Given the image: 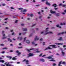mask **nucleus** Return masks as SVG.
<instances>
[{"label":"nucleus","instance_id":"1","mask_svg":"<svg viewBox=\"0 0 66 66\" xmlns=\"http://www.w3.org/2000/svg\"><path fill=\"white\" fill-rule=\"evenodd\" d=\"M53 56V55H52L51 56H49L47 57L46 58H47L48 59H52V60H50V61H52V62H55V60H54V58H52V57Z\"/></svg>","mask_w":66,"mask_h":66},{"label":"nucleus","instance_id":"2","mask_svg":"<svg viewBox=\"0 0 66 66\" xmlns=\"http://www.w3.org/2000/svg\"><path fill=\"white\" fill-rule=\"evenodd\" d=\"M64 33H66V31L65 32H62L61 33H59L58 34V35H61V34H64Z\"/></svg>","mask_w":66,"mask_h":66},{"label":"nucleus","instance_id":"3","mask_svg":"<svg viewBox=\"0 0 66 66\" xmlns=\"http://www.w3.org/2000/svg\"><path fill=\"white\" fill-rule=\"evenodd\" d=\"M16 53H18V55H19L20 54H21V53L20 52H19V51L17 50L16 52Z\"/></svg>","mask_w":66,"mask_h":66},{"label":"nucleus","instance_id":"4","mask_svg":"<svg viewBox=\"0 0 66 66\" xmlns=\"http://www.w3.org/2000/svg\"><path fill=\"white\" fill-rule=\"evenodd\" d=\"M53 34V33H52V32L50 31L49 32H47V33L46 34H45L44 35H47V34Z\"/></svg>","mask_w":66,"mask_h":66},{"label":"nucleus","instance_id":"5","mask_svg":"<svg viewBox=\"0 0 66 66\" xmlns=\"http://www.w3.org/2000/svg\"><path fill=\"white\" fill-rule=\"evenodd\" d=\"M46 5H48L49 6H50V5H51V4H50V3H49L48 2V1H47L46 2Z\"/></svg>","mask_w":66,"mask_h":66},{"label":"nucleus","instance_id":"6","mask_svg":"<svg viewBox=\"0 0 66 66\" xmlns=\"http://www.w3.org/2000/svg\"><path fill=\"white\" fill-rule=\"evenodd\" d=\"M50 12L51 14H55V11H53L52 10H50Z\"/></svg>","mask_w":66,"mask_h":66},{"label":"nucleus","instance_id":"7","mask_svg":"<svg viewBox=\"0 0 66 66\" xmlns=\"http://www.w3.org/2000/svg\"><path fill=\"white\" fill-rule=\"evenodd\" d=\"M29 56H33V54H32L31 53H29V54L28 55Z\"/></svg>","mask_w":66,"mask_h":66},{"label":"nucleus","instance_id":"8","mask_svg":"<svg viewBox=\"0 0 66 66\" xmlns=\"http://www.w3.org/2000/svg\"><path fill=\"white\" fill-rule=\"evenodd\" d=\"M34 49H35V48H31V49H30V50L27 49V51H28L29 52H30V50H34Z\"/></svg>","mask_w":66,"mask_h":66},{"label":"nucleus","instance_id":"9","mask_svg":"<svg viewBox=\"0 0 66 66\" xmlns=\"http://www.w3.org/2000/svg\"><path fill=\"white\" fill-rule=\"evenodd\" d=\"M52 6H54V7H56V6H57V5L56 4H53L52 5Z\"/></svg>","mask_w":66,"mask_h":66},{"label":"nucleus","instance_id":"10","mask_svg":"<svg viewBox=\"0 0 66 66\" xmlns=\"http://www.w3.org/2000/svg\"><path fill=\"white\" fill-rule=\"evenodd\" d=\"M39 40V38H37V36H36V37L35 39V40Z\"/></svg>","mask_w":66,"mask_h":66},{"label":"nucleus","instance_id":"11","mask_svg":"<svg viewBox=\"0 0 66 66\" xmlns=\"http://www.w3.org/2000/svg\"><path fill=\"white\" fill-rule=\"evenodd\" d=\"M50 46H52L53 48H56V47H55V45H50Z\"/></svg>","mask_w":66,"mask_h":66},{"label":"nucleus","instance_id":"12","mask_svg":"<svg viewBox=\"0 0 66 66\" xmlns=\"http://www.w3.org/2000/svg\"><path fill=\"white\" fill-rule=\"evenodd\" d=\"M56 27H57V28H60V29L62 28L60 26H59V24L57 25L56 26Z\"/></svg>","mask_w":66,"mask_h":66},{"label":"nucleus","instance_id":"13","mask_svg":"<svg viewBox=\"0 0 66 66\" xmlns=\"http://www.w3.org/2000/svg\"><path fill=\"white\" fill-rule=\"evenodd\" d=\"M22 30L24 31H27V28H22Z\"/></svg>","mask_w":66,"mask_h":66},{"label":"nucleus","instance_id":"14","mask_svg":"<svg viewBox=\"0 0 66 66\" xmlns=\"http://www.w3.org/2000/svg\"><path fill=\"white\" fill-rule=\"evenodd\" d=\"M51 49V48L50 47H48L47 48H46V49H45V51H46V50H48V49Z\"/></svg>","mask_w":66,"mask_h":66},{"label":"nucleus","instance_id":"15","mask_svg":"<svg viewBox=\"0 0 66 66\" xmlns=\"http://www.w3.org/2000/svg\"><path fill=\"white\" fill-rule=\"evenodd\" d=\"M55 44L56 45H63V43H55Z\"/></svg>","mask_w":66,"mask_h":66},{"label":"nucleus","instance_id":"16","mask_svg":"<svg viewBox=\"0 0 66 66\" xmlns=\"http://www.w3.org/2000/svg\"><path fill=\"white\" fill-rule=\"evenodd\" d=\"M26 42V43H27V44H29L30 43V41L28 40H27Z\"/></svg>","mask_w":66,"mask_h":66},{"label":"nucleus","instance_id":"17","mask_svg":"<svg viewBox=\"0 0 66 66\" xmlns=\"http://www.w3.org/2000/svg\"><path fill=\"white\" fill-rule=\"evenodd\" d=\"M62 61H61L59 62V64H58V66H61V65L62 64Z\"/></svg>","mask_w":66,"mask_h":66},{"label":"nucleus","instance_id":"18","mask_svg":"<svg viewBox=\"0 0 66 66\" xmlns=\"http://www.w3.org/2000/svg\"><path fill=\"white\" fill-rule=\"evenodd\" d=\"M62 55L63 56H64L65 55V53L64 52H62Z\"/></svg>","mask_w":66,"mask_h":66},{"label":"nucleus","instance_id":"19","mask_svg":"<svg viewBox=\"0 0 66 66\" xmlns=\"http://www.w3.org/2000/svg\"><path fill=\"white\" fill-rule=\"evenodd\" d=\"M40 61L42 62H44L45 61V60L43 59H40Z\"/></svg>","mask_w":66,"mask_h":66},{"label":"nucleus","instance_id":"20","mask_svg":"<svg viewBox=\"0 0 66 66\" xmlns=\"http://www.w3.org/2000/svg\"><path fill=\"white\" fill-rule=\"evenodd\" d=\"M7 39L8 40V41H10V42H12V40L10 39V38H8Z\"/></svg>","mask_w":66,"mask_h":66},{"label":"nucleus","instance_id":"21","mask_svg":"<svg viewBox=\"0 0 66 66\" xmlns=\"http://www.w3.org/2000/svg\"><path fill=\"white\" fill-rule=\"evenodd\" d=\"M6 66H13V65L12 64H6Z\"/></svg>","mask_w":66,"mask_h":66},{"label":"nucleus","instance_id":"22","mask_svg":"<svg viewBox=\"0 0 66 66\" xmlns=\"http://www.w3.org/2000/svg\"><path fill=\"white\" fill-rule=\"evenodd\" d=\"M36 50L37 51H36V52L37 53H39V52H40V51H38V50L37 49H36Z\"/></svg>","mask_w":66,"mask_h":66},{"label":"nucleus","instance_id":"23","mask_svg":"<svg viewBox=\"0 0 66 66\" xmlns=\"http://www.w3.org/2000/svg\"><path fill=\"white\" fill-rule=\"evenodd\" d=\"M12 60H17V59L15 58V57H14L13 58Z\"/></svg>","mask_w":66,"mask_h":66},{"label":"nucleus","instance_id":"24","mask_svg":"<svg viewBox=\"0 0 66 66\" xmlns=\"http://www.w3.org/2000/svg\"><path fill=\"white\" fill-rule=\"evenodd\" d=\"M6 38H7V37H3V38H2V39H5Z\"/></svg>","mask_w":66,"mask_h":66},{"label":"nucleus","instance_id":"25","mask_svg":"<svg viewBox=\"0 0 66 66\" xmlns=\"http://www.w3.org/2000/svg\"><path fill=\"white\" fill-rule=\"evenodd\" d=\"M55 14L56 15V16H57V17H58L59 16H60V14H58L57 13H56Z\"/></svg>","mask_w":66,"mask_h":66},{"label":"nucleus","instance_id":"26","mask_svg":"<svg viewBox=\"0 0 66 66\" xmlns=\"http://www.w3.org/2000/svg\"><path fill=\"white\" fill-rule=\"evenodd\" d=\"M26 38H27V37H25L24 38V40L23 41V42H24L26 40Z\"/></svg>","mask_w":66,"mask_h":66},{"label":"nucleus","instance_id":"27","mask_svg":"<svg viewBox=\"0 0 66 66\" xmlns=\"http://www.w3.org/2000/svg\"><path fill=\"white\" fill-rule=\"evenodd\" d=\"M62 64H64V65H66V62H63L62 63Z\"/></svg>","mask_w":66,"mask_h":66},{"label":"nucleus","instance_id":"28","mask_svg":"<svg viewBox=\"0 0 66 66\" xmlns=\"http://www.w3.org/2000/svg\"><path fill=\"white\" fill-rule=\"evenodd\" d=\"M49 29L48 28H46V30L45 31V32H48V30H47V29Z\"/></svg>","mask_w":66,"mask_h":66},{"label":"nucleus","instance_id":"29","mask_svg":"<svg viewBox=\"0 0 66 66\" xmlns=\"http://www.w3.org/2000/svg\"><path fill=\"white\" fill-rule=\"evenodd\" d=\"M62 37H61L60 38V39H58L59 40H62Z\"/></svg>","mask_w":66,"mask_h":66},{"label":"nucleus","instance_id":"30","mask_svg":"<svg viewBox=\"0 0 66 66\" xmlns=\"http://www.w3.org/2000/svg\"><path fill=\"white\" fill-rule=\"evenodd\" d=\"M30 17H33V14H30Z\"/></svg>","mask_w":66,"mask_h":66},{"label":"nucleus","instance_id":"31","mask_svg":"<svg viewBox=\"0 0 66 66\" xmlns=\"http://www.w3.org/2000/svg\"><path fill=\"white\" fill-rule=\"evenodd\" d=\"M23 12H27V10L26 9H24V10H23Z\"/></svg>","mask_w":66,"mask_h":66},{"label":"nucleus","instance_id":"32","mask_svg":"<svg viewBox=\"0 0 66 66\" xmlns=\"http://www.w3.org/2000/svg\"><path fill=\"white\" fill-rule=\"evenodd\" d=\"M27 33L26 32H23L22 33V34H23V35H25V34H26Z\"/></svg>","mask_w":66,"mask_h":66},{"label":"nucleus","instance_id":"33","mask_svg":"<svg viewBox=\"0 0 66 66\" xmlns=\"http://www.w3.org/2000/svg\"><path fill=\"white\" fill-rule=\"evenodd\" d=\"M7 49V48L6 47H5L4 48H2V49L3 50H4V49Z\"/></svg>","mask_w":66,"mask_h":66},{"label":"nucleus","instance_id":"34","mask_svg":"<svg viewBox=\"0 0 66 66\" xmlns=\"http://www.w3.org/2000/svg\"><path fill=\"white\" fill-rule=\"evenodd\" d=\"M33 35V34L31 33V34H30V35L29 36V37H31V36H32Z\"/></svg>","mask_w":66,"mask_h":66},{"label":"nucleus","instance_id":"35","mask_svg":"<svg viewBox=\"0 0 66 66\" xmlns=\"http://www.w3.org/2000/svg\"><path fill=\"white\" fill-rule=\"evenodd\" d=\"M22 9H23L21 8H20L18 9L19 10H22Z\"/></svg>","mask_w":66,"mask_h":66},{"label":"nucleus","instance_id":"36","mask_svg":"<svg viewBox=\"0 0 66 66\" xmlns=\"http://www.w3.org/2000/svg\"><path fill=\"white\" fill-rule=\"evenodd\" d=\"M6 4H2V5L3 6H5L6 5Z\"/></svg>","mask_w":66,"mask_h":66},{"label":"nucleus","instance_id":"37","mask_svg":"<svg viewBox=\"0 0 66 66\" xmlns=\"http://www.w3.org/2000/svg\"><path fill=\"white\" fill-rule=\"evenodd\" d=\"M58 9V8H54V9L55 10H57Z\"/></svg>","mask_w":66,"mask_h":66},{"label":"nucleus","instance_id":"38","mask_svg":"<svg viewBox=\"0 0 66 66\" xmlns=\"http://www.w3.org/2000/svg\"><path fill=\"white\" fill-rule=\"evenodd\" d=\"M56 65V64L55 63H53V66H55Z\"/></svg>","mask_w":66,"mask_h":66},{"label":"nucleus","instance_id":"39","mask_svg":"<svg viewBox=\"0 0 66 66\" xmlns=\"http://www.w3.org/2000/svg\"><path fill=\"white\" fill-rule=\"evenodd\" d=\"M22 48V47H18V49H20L21 48Z\"/></svg>","mask_w":66,"mask_h":66},{"label":"nucleus","instance_id":"40","mask_svg":"<svg viewBox=\"0 0 66 66\" xmlns=\"http://www.w3.org/2000/svg\"><path fill=\"white\" fill-rule=\"evenodd\" d=\"M18 22V20H16L15 21V23H17Z\"/></svg>","mask_w":66,"mask_h":66},{"label":"nucleus","instance_id":"41","mask_svg":"<svg viewBox=\"0 0 66 66\" xmlns=\"http://www.w3.org/2000/svg\"><path fill=\"white\" fill-rule=\"evenodd\" d=\"M43 54L42 53H41L40 55H39V56H42Z\"/></svg>","mask_w":66,"mask_h":66},{"label":"nucleus","instance_id":"42","mask_svg":"<svg viewBox=\"0 0 66 66\" xmlns=\"http://www.w3.org/2000/svg\"><path fill=\"white\" fill-rule=\"evenodd\" d=\"M11 9H12L13 10H14V9H14V8L13 7H11Z\"/></svg>","mask_w":66,"mask_h":66},{"label":"nucleus","instance_id":"43","mask_svg":"<svg viewBox=\"0 0 66 66\" xmlns=\"http://www.w3.org/2000/svg\"><path fill=\"white\" fill-rule=\"evenodd\" d=\"M3 37H4V36H5V34H4L3 35Z\"/></svg>","mask_w":66,"mask_h":66},{"label":"nucleus","instance_id":"44","mask_svg":"<svg viewBox=\"0 0 66 66\" xmlns=\"http://www.w3.org/2000/svg\"><path fill=\"white\" fill-rule=\"evenodd\" d=\"M59 6H61L62 5V4H60L59 5Z\"/></svg>","mask_w":66,"mask_h":66},{"label":"nucleus","instance_id":"45","mask_svg":"<svg viewBox=\"0 0 66 66\" xmlns=\"http://www.w3.org/2000/svg\"><path fill=\"white\" fill-rule=\"evenodd\" d=\"M46 56V55H43V56H42V57H44V56Z\"/></svg>","mask_w":66,"mask_h":66},{"label":"nucleus","instance_id":"46","mask_svg":"<svg viewBox=\"0 0 66 66\" xmlns=\"http://www.w3.org/2000/svg\"><path fill=\"white\" fill-rule=\"evenodd\" d=\"M65 6H66V5H62V6L63 7H65Z\"/></svg>","mask_w":66,"mask_h":66},{"label":"nucleus","instance_id":"47","mask_svg":"<svg viewBox=\"0 0 66 66\" xmlns=\"http://www.w3.org/2000/svg\"><path fill=\"white\" fill-rule=\"evenodd\" d=\"M22 37H20V40H22Z\"/></svg>","mask_w":66,"mask_h":66},{"label":"nucleus","instance_id":"48","mask_svg":"<svg viewBox=\"0 0 66 66\" xmlns=\"http://www.w3.org/2000/svg\"><path fill=\"white\" fill-rule=\"evenodd\" d=\"M42 17V16H40L39 17V19H40Z\"/></svg>","mask_w":66,"mask_h":66},{"label":"nucleus","instance_id":"49","mask_svg":"<svg viewBox=\"0 0 66 66\" xmlns=\"http://www.w3.org/2000/svg\"><path fill=\"white\" fill-rule=\"evenodd\" d=\"M60 49L61 50V51H63V49L62 48H60Z\"/></svg>","mask_w":66,"mask_h":66},{"label":"nucleus","instance_id":"50","mask_svg":"<svg viewBox=\"0 0 66 66\" xmlns=\"http://www.w3.org/2000/svg\"><path fill=\"white\" fill-rule=\"evenodd\" d=\"M32 45H34V44H35V43H34V42H32Z\"/></svg>","mask_w":66,"mask_h":66},{"label":"nucleus","instance_id":"51","mask_svg":"<svg viewBox=\"0 0 66 66\" xmlns=\"http://www.w3.org/2000/svg\"><path fill=\"white\" fill-rule=\"evenodd\" d=\"M2 63H4V61L3 60H2Z\"/></svg>","mask_w":66,"mask_h":66},{"label":"nucleus","instance_id":"52","mask_svg":"<svg viewBox=\"0 0 66 66\" xmlns=\"http://www.w3.org/2000/svg\"><path fill=\"white\" fill-rule=\"evenodd\" d=\"M66 47V45H64L63 46V48H65V47Z\"/></svg>","mask_w":66,"mask_h":66},{"label":"nucleus","instance_id":"53","mask_svg":"<svg viewBox=\"0 0 66 66\" xmlns=\"http://www.w3.org/2000/svg\"><path fill=\"white\" fill-rule=\"evenodd\" d=\"M45 1V0H42V1L43 2H44V1Z\"/></svg>","mask_w":66,"mask_h":66},{"label":"nucleus","instance_id":"54","mask_svg":"<svg viewBox=\"0 0 66 66\" xmlns=\"http://www.w3.org/2000/svg\"><path fill=\"white\" fill-rule=\"evenodd\" d=\"M62 14H63V15H65V13H64V12L62 13Z\"/></svg>","mask_w":66,"mask_h":66},{"label":"nucleus","instance_id":"55","mask_svg":"<svg viewBox=\"0 0 66 66\" xmlns=\"http://www.w3.org/2000/svg\"><path fill=\"white\" fill-rule=\"evenodd\" d=\"M10 31L11 32H13V30H10Z\"/></svg>","mask_w":66,"mask_h":66},{"label":"nucleus","instance_id":"56","mask_svg":"<svg viewBox=\"0 0 66 66\" xmlns=\"http://www.w3.org/2000/svg\"><path fill=\"white\" fill-rule=\"evenodd\" d=\"M38 45L37 44H35L34 45V46H37Z\"/></svg>","mask_w":66,"mask_h":66},{"label":"nucleus","instance_id":"57","mask_svg":"<svg viewBox=\"0 0 66 66\" xmlns=\"http://www.w3.org/2000/svg\"><path fill=\"white\" fill-rule=\"evenodd\" d=\"M41 11L42 13H43V12H44V10H41Z\"/></svg>","mask_w":66,"mask_h":66},{"label":"nucleus","instance_id":"58","mask_svg":"<svg viewBox=\"0 0 66 66\" xmlns=\"http://www.w3.org/2000/svg\"><path fill=\"white\" fill-rule=\"evenodd\" d=\"M21 26H24V24H21Z\"/></svg>","mask_w":66,"mask_h":66},{"label":"nucleus","instance_id":"59","mask_svg":"<svg viewBox=\"0 0 66 66\" xmlns=\"http://www.w3.org/2000/svg\"><path fill=\"white\" fill-rule=\"evenodd\" d=\"M10 56H6V57H7V58H10Z\"/></svg>","mask_w":66,"mask_h":66},{"label":"nucleus","instance_id":"60","mask_svg":"<svg viewBox=\"0 0 66 66\" xmlns=\"http://www.w3.org/2000/svg\"><path fill=\"white\" fill-rule=\"evenodd\" d=\"M12 35H14V32H13L12 34Z\"/></svg>","mask_w":66,"mask_h":66},{"label":"nucleus","instance_id":"61","mask_svg":"<svg viewBox=\"0 0 66 66\" xmlns=\"http://www.w3.org/2000/svg\"><path fill=\"white\" fill-rule=\"evenodd\" d=\"M9 58H10V60L11 59H12V57H11V56H10Z\"/></svg>","mask_w":66,"mask_h":66},{"label":"nucleus","instance_id":"62","mask_svg":"<svg viewBox=\"0 0 66 66\" xmlns=\"http://www.w3.org/2000/svg\"><path fill=\"white\" fill-rule=\"evenodd\" d=\"M0 46H4V44H2L0 45Z\"/></svg>","mask_w":66,"mask_h":66},{"label":"nucleus","instance_id":"63","mask_svg":"<svg viewBox=\"0 0 66 66\" xmlns=\"http://www.w3.org/2000/svg\"><path fill=\"white\" fill-rule=\"evenodd\" d=\"M10 52H13V51L11 50V51H10Z\"/></svg>","mask_w":66,"mask_h":66},{"label":"nucleus","instance_id":"64","mask_svg":"<svg viewBox=\"0 0 66 66\" xmlns=\"http://www.w3.org/2000/svg\"><path fill=\"white\" fill-rule=\"evenodd\" d=\"M63 23H60V25H61V26H63Z\"/></svg>","mask_w":66,"mask_h":66}]
</instances>
